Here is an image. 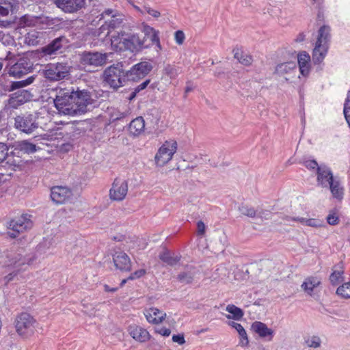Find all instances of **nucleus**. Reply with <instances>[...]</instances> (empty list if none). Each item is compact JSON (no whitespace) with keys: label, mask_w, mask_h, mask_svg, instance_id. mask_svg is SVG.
<instances>
[{"label":"nucleus","mask_w":350,"mask_h":350,"mask_svg":"<svg viewBox=\"0 0 350 350\" xmlns=\"http://www.w3.org/2000/svg\"><path fill=\"white\" fill-rule=\"evenodd\" d=\"M306 345L310 348L318 349L321 345V339L317 335L308 336L304 338Z\"/></svg>","instance_id":"nucleus-39"},{"label":"nucleus","mask_w":350,"mask_h":350,"mask_svg":"<svg viewBox=\"0 0 350 350\" xmlns=\"http://www.w3.org/2000/svg\"><path fill=\"white\" fill-rule=\"evenodd\" d=\"M332 197L337 200H342L345 194V188L340 179L337 177L328 186Z\"/></svg>","instance_id":"nucleus-26"},{"label":"nucleus","mask_w":350,"mask_h":350,"mask_svg":"<svg viewBox=\"0 0 350 350\" xmlns=\"http://www.w3.org/2000/svg\"><path fill=\"white\" fill-rule=\"evenodd\" d=\"M152 65L142 61L133 65L129 70H126L128 81H138L147 76L152 69Z\"/></svg>","instance_id":"nucleus-10"},{"label":"nucleus","mask_w":350,"mask_h":350,"mask_svg":"<svg viewBox=\"0 0 350 350\" xmlns=\"http://www.w3.org/2000/svg\"><path fill=\"white\" fill-rule=\"evenodd\" d=\"M239 211L242 215L254 217L256 216V211L254 208L248 206H242L239 208Z\"/></svg>","instance_id":"nucleus-49"},{"label":"nucleus","mask_w":350,"mask_h":350,"mask_svg":"<svg viewBox=\"0 0 350 350\" xmlns=\"http://www.w3.org/2000/svg\"><path fill=\"white\" fill-rule=\"evenodd\" d=\"M56 92V96L53 102L58 112L64 115L75 116L73 90L57 89Z\"/></svg>","instance_id":"nucleus-5"},{"label":"nucleus","mask_w":350,"mask_h":350,"mask_svg":"<svg viewBox=\"0 0 350 350\" xmlns=\"http://www.w3.org/2000/svg\"><path fill=\"white\" fill-rule=\"evenodd\" d=\"M103 80L106 86L114 90L124 86L128 81L124 65L117 63L108 66L103 73Z\"/></svg>","instance_id":"nucleus-2"},{"label":"nucleus","mask_w":350,"mask_h":350,"mask_svg":"<svg viewBox=\"0 0 350 350\" xmlns=\"http://www.w3.org/2000/svg\"><path fill=\"white\" fill-rule=\"evenodd\" d=\"M129 190L128 182L124 178L117 177L114 179L109 189V196L111 200L120 202L125 199Z\"/></svg>","instance_id":"nucleus-9"},{"label":"nucleus","mask_w":350,"mask_h":350,"mask_svg":"<svg viewBox=\"0 0 350 350\" xmlns=\"http://www.w3.org/2000/svg\"><path fill=\"white\" fill-rule=\"evenodd\" d=\"M71 195V191L66 187H53L51 191V198L57 204L64 203L70 198Z\"/></svg>","instance_id":"nucleus-21"},{"label":"nucleus","mask_w":350,"mask_h":350,"mask_svg":"<svg viewBox=\"0 0 350 350\" xmlns=\"http://www.w3.org/2000/svg\"><path fill=\"white\" fill-rule=\"evenodd\" d=\"M330 27L323 25L318 31L317 41L312 51L314 63H321L327 55L329 49Z\"/></svg>","instance_id":"nucleus-3"},{"label":"nucleus","mask_w":350,"mask_h":350,"mask_svg":"<svg viewBox=\"0 0 350 350\" xmlns=\"http://www.w3.org/2000/svg\"><path fill=\"white\" fill-rule=\"evenodd\" d=\"M225 310L228 312V314H225V317L228 319L239 321L244 315L243 311L233 304H228L226 306Z\"/></svg>","instance_id":"nucleus-30"},{"label":"nucleus","mask_w":350,"mask_h":350,"mask_svg":"<svg viewBox=\"0 0 350 350\" xmlns=\"http://www.w3.org/2000/svg\"><path fill=\"white\" fill-rule=\"evenodd\" d=\"M154 44V51L157 53V56H159L161 55V51L162 50V46L161 44L160 38L157 39V40L154 41L151 43V45Z\"/></svg>","instance_id":"nucleus-59"},{"label":"nucleus","mask_w":350,"mask_h":350,"mask_svg":"<svg viewBox=\"0 0 350 350\" xmlns=\"http://www.w3.org/2000/svg\"><path fill=\"white\" fill-rule=\"evenodd\" d=\"M296 69V63L295 62H284L276 66L275 71L278 74L284 75L290 74Z\"/></svg>","instance_id":"nucleus-32"},{"label":"nucleus","mask_w":350,"mask_h":350,"mask_svg":"<svg viewBox=\"0 0 350 350\" xmlns=\"http://www.w3.org/2000/svg\"><path fill=\"white\" fill-rule=\"evenodd\" d=\"M160 258L163 262L172 265L176 264L178 260V258L170 256L169 253L163 254L161 255Z\"/></svg>","instance_id":"nucleus-51"},{"label":"nucleus","mask_w":350,"mask_h":350,"mask_svg":"<svg viewBox=\"0 0 350 350\" xmlns=\"http://www.w3.org/2000/svg\"><path fill=\"white\" fill-rule=\"evenodd\" d=\"M13 5L9 1H0V18L7 16L10 12H12ZM10 23L7 20H1L0 18V27H6L10 25Z\"/></svg>","instance_id":"nucleus-28"},{"label":"nucleus","mask_w":350,"mask_h":350,"mask_svg":"<svg viewBox=\"0 0 350 350\" xmlns=\"http://www.w3.org/2000/svg\"><path fill=\"white\" fill-rule=\"evenodd\" d=\"M146 273V271L144 269H140L132 273L129 277L128 280H137L141 278Z\"/></svg>","instance_id":"nucleus-54"},{"label":"nucleus","mask_w":350,"mask_h":350,"mask_svg":"<svg viewBox=\"0 0 350 350\" xmlns=\"http://www.w3.org/2000/svg\"><path fill=\"white\" fill-rule=\"evenodd\" d=\"M320 280L317 278L311 277L306 279L301 285L303 290L309 295H311L313 290L320 284Z\"/></svg>","instance_id":"nucleus-33"},{"label":"nucleus","mask_w":350,"mask_h":350,"mask_svg":"<svg viewBox=\"0 0 350 350\" xmlns=\"http://www.w3.org/2000/svg\"><path fill=\"white\" fill-rule=\"evenodd\" d=\"M17 148L25 153H33L37 150L36 146L28 141L24 140L19 142L16 146Z\"/></svg>","instance_id":"nucleus-37"},{"label":"nucleus","mask_w":350,"mask_h":350,"mask_svg":"<svg viewBox=\"0 0 350 350\" xmlns=\"http://www.w3.org/2000/svg\"><path fill=\"white\" fill-rule=\"evenodd\" d=\"M70 66L66 63L50 64L46 66L44 75L51 81H59L64 79L69 74Z\"/></svg>","instance_id":"nucleus-8"},{"label":"nucleus","mask_w":350,"mask_h":350,"mask_svg":"<svg viewBox=\"0 0 350 350\" xmlns=\"http://www.w3.org/2000/svg\"><path fill=\"white\" fill-rule=\"evenodd\" d=\"M197 232L200 235H204L206 232L205 224L201 221H199L197 224Z\"/></svg>","instance_id":"nucleus-60"},{"label":"nucleus","mask_w":350,"mask_h":350,"mask_svg":"<svg viewBox=\"0 0 350 350\" xmlns=\"http://www.w3.org/2000/svg\"><path fill=\"white\" fill-rule=\"evenodd\" d=\"M116 267L121 271H130L131 262L129 256L122 251H116L113 256Z\"/></svg>","instance_id":"nucleus-22"},{"label":"nucleus","mask_w":350,"mask_h":350,"mask_svg":"<svg viewBox=\"0 0 350 350\" xmlns=\"http://www.w3.org/2000/svg\"><path fill=\"white\" fill-rule=\"evenodd\" d=\"M33 64L26 58L21 59L17 63L12 66L9 70V74L14 77H21L31 70Z\"/></svg>","instance_id":"nucleus-18"},{"label":"nucleus","mask_w":350,"mask_h":350,"mask_svg":"<svg viewBox=\"0 0 350 350\" xmlns=\"http://www.w3.org/2000/svg\"><path fill=\"white\" fill-rule=\"evenodd\" d=\"M58 129L53 130L51 126L49 128V133H45L44 135H41L40 136L36 137L38 138V141H52L53 139H57V133Z\"/></svg>","instance_id":"nucleus-43"},{"label":"nucleus","mask_w":350,"mask_h":350,"mask_svg":"<svg viewBox=\"0 0 350 350\" xmlns=\"http://www.w3.org/2000/svg\"><path fill=\"white\" fill-rule=\"evenodd\" d=\"M149 83H150V80L149 79L146 80L145 81H144L143 83H142L141 84H139V85H137L135 88L134 93L135 94L137 92H140L142 90H144L148 86V85Z\"/></svg>","instance_id":"nucleus-61"},{"label":"nucleus","mask_w":350,"mask_h":350,"mask_svg":"<svg viewBox=\"0 0 350 350\" xmlns=\"http://www.w3.org/2000/svg\"><path fill=\"white\" fill-rule=\"evenodd\" d=\"M32 96L27 90H19L14 93L10 99V105L13 107L22 105L31 100Z\"/></svg>","instance_id":"nucleus-25"},{"label":"nucleus","mask_w":350,"mask_h":350,"mask_svg":"<svg viewBox=\"0 0 350 350\" xmlns=\"http://www.w3.org/2000/svg\"><path fill=\"white\" fill-rule=\"evenodd\" d=\"M40 33L36 30H31L27 33L25 41L29 45H36L40 40Z\"/></svg>","instance_id":"nucleus-38"},{"label":"nucleus","mask_w":350,"mask_h":350,"mask_svg":"<svg viewBox=\"0 0 350 350\" xmlns=\"http://www.w3.org/2000/svg\"><path fill=\"white\" fill-rule=\"evenodd\" d=\"M250 329L259 338L268 342L272 341L275 334L273 329L269 327L266 323L258 321H254L251 324Z\"/></svg>","instance_id":"nucleus-14"},{"label":"nucleus","mask_w":350,"mask_h":350,"mask_svg":"<svg viewBox=\"0 0 350 350\" xmlns=\"http://www.w3.org/2000/svg\"><path fill=\"white\" fill-rule=\"evenodd\" d=\"M172 341L182 345L185 343V340L183 334H174L172 336Z\"/></svg>","instance_id":"nucleus-56"},{"label":"nucleus","mask_w":350,"mask_h":350,"mask_svg":"<svg viewBox=\"0 0 350 350\" xmlns=\"http://www.w3.org/2000/svg\"><path fill=\"white\" fill-rule=\"evenodd\" d=\"M178 149L177 142L174 139L164 142L159 148L154 158L157 167H163L167 165L173 159Z\"/></svg>","instance_id":"nucleus-6"},{"label":"nucleus","mask_w":350,"mask_h":350,"mask_svg":"<svg viewBox=\"0 0 350 350\" xmlns=\"http://www.w3.org/2000/svg\"><path fill=\"white\" fill-rule=\"evenodd\" d=\"M35 117L33 115H29L28 116H18L15 119V126L16 129L26 133H32L38 126H42L44 124L40 121L39 117L37 118V120H34Z\"/></svg>","instance_id":"nucleus-11"},{"label":"nucleus","mask_w":350,"mask_h":350,"mask_svg":"<svg viewBox=\"0 0 350 350\" xmlns=\"http://www.w3.org/2000/svg\"><path fill=\"white\" fill-rule=\"evenodd\" d=\"M306 167L308 169H317L318 170V164L314 160L308 161L306 162Z\"/></svg>","instance_id":"nucleus-62"},{"label":"nucleus","mask_w":350,"mask_h":350,"mask_svg":"<svg viewBox=\"0 0 350 350\" xmlns=\"http://www.w3.org/2000/svg\"><path fill=\"white\" fill-rule=\"evenodd\" d=\"M55 3L66 13H75L84 7L85 0H55Z\"/></svg>","instance_id":"nucleus-16"},{"label":"nucleus","mask_w":350,"mask_h":350,"mask_svg":"<svg viewBox=\"0 0 350 350\" xmlns=\"http://www.w3.org/2000/svg\"><path fill=\"white\" fill-rule=\"evenodd\" d=\"M300 74L307 77L310 70V56L306 52H301L297 57Z\"/></svg>","instance_id":"nucleus-27"},{"label":"nucleus","mask_w":350,"mask_h":350,"mask_svg":"<svg viewBox=\"0 0 350 350\" xmlns=\"http://www.w3.org/2000/svg\"><path fill=\"white\" fill-rule=\"evenodd\" d=\"M155 332L162 336H169L171 334V330L165 327H161L155 329Z\"/></svg>","instance_id":"nucleus-57"},{"label":"nucleus","mask_w":350,"mask_h":350,"mask_svg":"<svg viewBox=\"0 0 350 350\" xmlns=\"http://www.w3.org/2000/svg\"><path fill=\"white\" fill-rule=\"evenodd\" d=\"M128 332L135 341L139 342H146L150 339V334L148 330L135 324L129 326Z\"/></svg>","instance_id":"nucleus-20"},{"label":"nucleus","mask_w":350,"mask_h":350,"mask_svg":"<svg viewBox=\"0 0 350 350\" xmlns=\"http://www.w3.org/2000/svg\"><path fill=\"white\" fill-rule=\"evenodd\" d=\"M34 117H35L34 120H36V121L37 120L38 117H39L40 118V121L44 123V124H42V126H40L43 129H46V126H47L48 123H51V116L49 114L46 108L40 109V111L37 113L36 116H34Z\"/></svg>","instance_id":"nucleus-40"},{"label":"nucleus","mask_w":350,"mask_h":350,"mask_svg":"<svg viewBox=\"0 0 350 350\" xmlns=\"http://www.w3.org/2000/svg\"><path fill=\"white\" fill-rule=\"evenodd\" d=\"M50 21L47 17H36L33 16L25 15L19 21V27L24 28L26 27L37 26L41 29L44 28V25H48Z\"/></svg>","instance_id":"nucleus-17"},{"label":"nucleus","mask_w":350,"mask_h":350,"mask_svg":"<svg viewBox=\"0 0 350 350\" xmlns=\"http://www.w3.org/2000/svg\"><path fill=\"white\" fill-rule=\"evenodd\" d=\"M336 294L343 299H350V282H345L339 286Z\"/></svg>","instance_id":"nucleus-42"},{"label":"nucleus","mask_w":350,"mask_h":350,"mask_svg":"<svg viewBox=\"0 0 350 350\" xmlns=\"http://www.w3.org/2000/svg\"><path fill=\"white\" fill-rule=\"evenodd\" d=\"M111 49L116 51H129L137 53L149 46H144V40L137 33H126L124 32L114 33L110 38Z\"/></svg>","instance_id":"nucleus-1"},{"label":"nucleus","mask_w":350,"mask_h":350,"mask_svg":"<svg viewBox=\"0 0 350 350\" xmlns=\"http://www.w3.org/2000/svg\"><path fill=\"white\" fill-rule=\"evenodd\" d=\"M234 57L237 59L241 64L248 66L250 65L252 62V57L250 55L244 53L240 49H234L233 50Z\"/></svg>","instance_id":"nucleus-35"},{"label":"nucleus","mask_w":350,"mask_h":350,"mask_svg":"<svg viewBox=\"0 0 350 350\" xmlns=\"http://www.w3.org/2000/svg\"><path fill=\"white\" fill-rule=\"evenodd\" d=\"M343 113L347 123L350 126V91H348L344 103Z\"/></svg>","instance_id":"nucleus-46"},{"label":"nucleus","mask_w":350,"mask_h":350,"mask_svg":"<svg viewBox=\"0 0 350 350\" xmlns=\"http://www.w3.org/2000/svg\"><path fill=\"white\" fill-rule=\"evenodd\" d=\"M33 81H34V77H30L28 79H27L26 80L14 82L12 85V89L14 90V89L25 87L27 85L31 84L33 82Z\"/></svg>","instance_id":"nucleus-48"},{"label":"nucleus","mask_w":350,"mask_h":350,"mask_svg":"<svg viewBox=\"0 0 350 350\" xmlns=\"http://www.w3.org/2000/svg\"><path fill=\"white\" fill-rule=\"evenodd\" d=\"M126 116V113L124 112H120L118 109H112L110 112V118L111 120H117L124 118Z\"/></svg>","instance_id":"nucleus-52"},{"label":"nucleus","mask_w":350,"mask_h":350,"mask_svg":"<svg viewBox=\"0 0 350 350\" xmlns=\"http://www.w3.org/2000/svg\"><path fill=\"white\" fill-rule=\"evenodd\" d=\"M92 99L87 91L73 90V109L75 115L83 113L87 110L88 105L91 104Z\"/></svg>","instance_id":"nucleus-12"},{"label":"nucleus","mask_w":350,"mask_h":350,"mask_svg":"<svg viewBox=\"0 0 350 350\" xmlns=\"http://www.w3.org/2000/svg\"><path fill=\"white\" fill-rule=\"evenodd\" d=\"M135 8L137 10L140 11L142 14L147 13V14L151 15L152 16H153L154 18H158L160 16V12L159 11L153 10L151 8H150L149 6L145 5L144 7L143 10H141L138 7H135Z\"/></svg>","instance_id":"nucleus-50"},{"label":"nucleus","mask_w":350,"mask_h":350,"mask_svg":"<svg viewBox=\"0 0 350 350\" xmlns=\"http://www.w3.org/2000/svg\"><path fill=\"white\" fill-rule=\"evenodd\" d=\"M101 18L105 21V25H103L100 29V33L98 36L100 39L109 36L110 29H114L119 27L122 23L123 17L116 11L107 10L101 14Z\"/></svg>","instance_id":"nucleus-7"},{"label":"nucleus","mask_w":350,"mask_h":350,"mask_svg":"<svg viewBox=\"0 0 350 350\" xmlns=\"http://www.w3.org/2000/svg\"><path fill=\"white\" fill-rule=\"evenodd\" d=\"M239 345L241 347L246 348L249 347L250 341L247 332L239 336Z\"/></svg>","instance_id":"nucleus-53"},{"label":"nucleus","mask_w":350,"mask_h":350,"mask_svg":"<svg viewBox=\"0 0 350 350\" xmlns=\"http://www.w3.org/2000/svg\"><path fill=\"white\" fill-rule=\"evenodd\" d=\"M344 268L342 263L335 265L332 268V272L329 276L330 282L333 285H337L344 280Z\"/></svg>","instance_id":"nucleus-29"},{"label":"nucleus","mask_w":350,"mask_h":350,"mask_svg":"<svg viewBox=\"0 0 350 350\" xmlns=\"http://www.w3.org/2000/svg\"><path fill=\"white\" fill-rule=\"evenodd\" d=\"M185 39V33L183 31H176L174 33V40L176 44L181 45Z\"/></svg>","instance_id":"nucleus-55"},{"label":"nucleus","mask_w":350,"mask_h":350,"mask_svg":"<svg viewBox=\"0 0 350 350\" xmlns=\"http://www.w3.org/2000/svg\"><path fill=\"white\" fill-rule=\"evenodd\" d=\"M62 38H57L52 43L49 44L46 47L43 49V53L45 55H52L55 53L57 51L62 48Z\"/></svg>","instance_id":"nucleus-36"},{"label":"nucleus","mask_w":350,"mask_h":350,"mask_svg":"<svg viewBox=\"0 0 350 350\" xmlns=\"http://www.w3.org/2000/svg\"><path fill=\"white\" fill-rule=\"evenodd\" d=\"M163 74L171 79H175L178 75V68L174 65L167 64L163 69Z\"/></svg>","instance_id":"nucleus-45"},{"label":"nucleus","mask_w":350,"mask_h":350,"mask_svg":"<svg viewBox=\"0 0 350 350\" xmlns=\"http://www.w3.org/2000/svg\"><path fill=\"white\" fill-rule=\"evenodd\" d=\"M228 325L230 327L234 328L237 333L242 331L244 329V327L240 323H237L235 321H229L228 322Z\"/></svg>","instance_id":"nucleus-58"},{"label":"nucleus","mask_w":350,"mask_h":350,"mask_svg":"<svg viewBox=\"0 0 350 350\" xmlns=\"http://www.w3.org/2000/svg\"><path fill=\"white\" fill-rule=\"evenodd\" d=\"M111 53H85L81 55V64L85 68L88 66H100L105 64Z\"/></svg>","instance_id":"nucleus-13"},{"label":"nucleus","mask_w":350,"mask_h":350,"mask_svg":"<svg viewBox=\"0 0 350 350\" xmlns=\"http://www.w3.org/2000/svg\"><path fill=\"white\" fill-rule=\"evenodd\" d=\"M144 314L147 321L154 325L162 323L167 316L163 310L154 307L146 309Z\"/></svg>","instance_id":"nucleus-19"},{"label":"nucleus","mask_w":350,"mask_h":350,"mask_svg":"<svg viewBox=\"0 0 350 350\" xmlns=\"http://www.w3.org/2000/svg\"><path fill=\"white\" fill-rule=\"evenodd\" d=\"M26 264H29V262H27L26 259L23 258L22 256L17 254L15 255L10 260L8 265L14 266L15 267H21Z\"/></svg>","instance_id":"nucleus-47"},{"label":"nucleus","mask_w":350,"mask_h":350,"mask_svg":"<svg viewBox=\"0 0 350 350\" xmlns=\"http://www.w3.org/2000/svg\"><path fill=\"white\" fill-rule=\"evenodd\" d=\"M294 221H298L306 226L313 228H321L324 226L323 221L317 218H305V217H296L293 219Z\"/></svg>","instance_id":"nucleus-34"},{"label":"nucleus","mask_w":350,"mask_h":350,"mask_svg":"<svg viewBox=\"0 0 350 350\" xmlns=\"http://www.w3.org/2000/svg\"><path fill=\"white\" fill-rule=\"evenodd\" d=\"M326 221L331 226H336L339 224V214L336 210H331L326 217Z\"/></svg>","instance_id":"nucleus-44"},{"label":"nucleus","mask_w":350,"mask_h":350,"mask_svg":"<svg viewBox=\"0 0 350 350\" xmlns=\"http://www.w3.org/2000/svg\"><path fill=\"white\" fill-rule=\"evenodd\" d=\"M336 178L329 167L325 165H321L318 167L317 183L319 185L327 187Z\"/></svg>","instance_id":"nucleus-24"},{"label":"nucleus","mask_w":350,"mask_h":350,"mask_svg":"<svg viewBox=\"0 0 350 350\" xmlns=\"http://www.w3.org/2000/svg\"><path fill=\"white\" fill-rule=\"evenodd\" d=\"M7 163L16 165V162L10 161V157L8 156V148L5 144L0 142V164L7 160Z\"/></svg>","instance_id":"nucleus-41"},{"label":"nucleus","mask_w":350,"mask_h":350,"mask_svg":"<svg viewBox=\"0 0 350 350\" xmlns=\"http://www.w3.org/2000/svg\"><path fill=\"white\" fill-rule=\"evenodd\" d=\"M304 38H305V36H304V33H299V34L297 36V38H295V41H296L297 42H299L303 41V40H304Z\"/></svg>","instance_id":"nucleus-64"},{"label":"nucleus","mask_w":350,"mask_h":350,"mask_svg":"<svg viewBox=\"0 0 350 350\" xmlns=\"http://www.w3.org/2000/svg\"><path fill=\"white\" fill-rule=\"evenodd\" d=\"M104 290L106 292H115V291H116L117 288H110L108 285L105 284L104 285Z\"/></svg>","instance_id":"nucleus-63"},{"label":"nucleus","mask_w":350,"mask_h":350,"mask_svg":"<svg viewBox=\"0 0 350 350\" xmlns=\"http://www.w3.org/2000/svg\"><path fill=\"white\" fill-rule=\"evenodd\" d=\"M145 122L142 117L134 119L129 125V131L133 135H139L144 131Z\"/></svg>","instance_id":"nucleus-31"},{"label":"nucleus","mask_w":350,"mask_h":350,"mask_svg":"<svg viewBox=\"0 0 350 350\" xmlns=\"http://www.w3.org/2000/svg\"><path fill=\"white\" fill-rule=\"evenodd\" d=\"M14 326L16 332L20 337L28 339L33 336L37 321L31 314L23 312L16 317Z\"/></svg>","instance_id":"nucleus-4"},{"label":"nucleus","mask_w":350,"mask_h":350,"mask_svg":"<svg viewBox=\"0 0 350 350\" xmlns=\"http://www.w3.org/2000/svg\"><path fill=\"white\" fill-rule=\"evenodd\" d=\"M141 31L144 33V46H151V43L159 38V31L143 23L141 26Z\"/></svg>","instance_id":"nucleus-23"},{"label":"nucleus","mask_w":350,"mask_h":350,"mask_svg":"<svg viewBox=\"0 0 350 350\" xmlns=\"http://www.w3.org/2000/svg\"><path fill=\"white\" fill-rule=\"evenodd\" d=\"M33 226V221L28 215H22L16 217L9 224V228L16 233L23 232Z\"/></svg>","instance_id":"nucleus-15"}]
</instances>
